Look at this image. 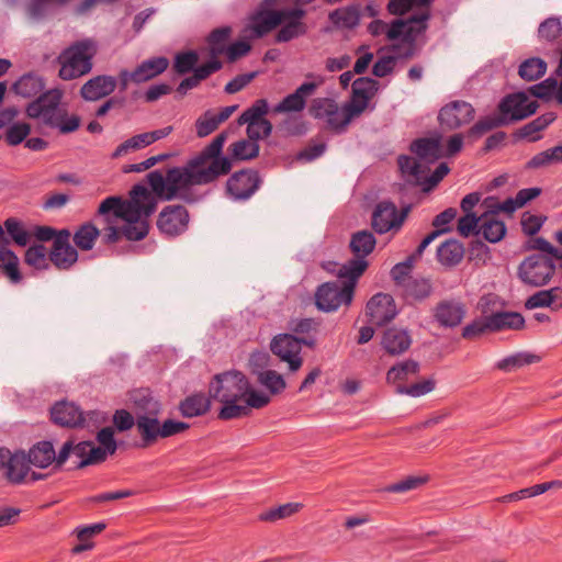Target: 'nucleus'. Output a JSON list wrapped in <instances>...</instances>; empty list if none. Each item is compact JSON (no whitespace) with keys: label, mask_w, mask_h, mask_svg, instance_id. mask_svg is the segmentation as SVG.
I'll return each instance as SVG.
<instances>
[{"label":"nucleus","mask_w":562,"mask_h":562,"mask_svg":"<svg viewBox=\"0 0 562 562\" xmlns=\"http://www.w3.org/2000/svg\"><path fill=\"white\" fill-rule=\"evenodd\" d=\"M109 451L92 441H81L76 445L75 456L81 459L78 467L83 468L89 464H95L105 460Z\"/></svg>","instance_id":"nucleus-29"},{"label":"nucleus","mask_w":562,"mask_h":562,"mask_svg":"<svg viewBox=\"0 0 562 562\" xmlns=\"http://www.w3.org/2000/svg\"><path fill=\"white\" fill-rule=\"evenodd\" d=\"M135 405L136 428L144 441V446L154 443L160 435L161 424L158 416L161 406L147 391H135L131 395Z\"/></svg>","instance_id":"nucleus-6"},{"label":"nucleus","mask_w":562,"mask_h":562,"mask_svg":"<svg viewBox=\"0 0 562 562\" xmlns=\"http://www.w3.org/2000/svg\"><path fill=\"white\" fill-rule=\"evenodd\" d=\"M554 273V260L542 254L528 256L518 267V277L521 282L535 288L548 284Z\"/></svg>","instance_id":"nucleus-10"},{"label":"nucleus","mask_w":562,"mask_h":562,"mask_svg":"<svg viewBox=\"0 0 562 562\" xmlns=\"http://www.w3.org/2000/svg\"><path fill=\"white\" fill-rule=\"evenodd\" d=\"M492 331L505 329L518 330L524 327L525 319L521 314L516 312H498L488 315Z\"/></svg>","instance_id":"nucleus-32"},{"label":"nucleus","mask_w":562,"mask_h":562,"mask_svg":"<svg viewBox=\"0 0 562 562\" xmlns=\"http://www.w3.org/2000/svg\"><path fill=\"white\" fill-rule=\"evenodd\" d=\"M537 101L531 100L525 92L510 94L498 105L501 114L506 117V124L528 117L537 111Z\"/></svg>","instance_id":"nucleus-17"},{"label":"nucleus","mask_w":562,"mask_h":562,"mask_svg":"<svg viewBox=\"0 0 562 562\" xmlns=\"http://www.w3.org/2000/svg\"><path fill=\"white\" fill-rule=\"evenodd\" d=\"M381 345L389 355L398 356L408 350L412 337L407 329L390 327L384 331Z\"/></svg>","instance_id":"nucleus-27"},{"label":"nucleus","mask_w":562,"mask_h":562,"mask_svg":"<svg viewBox=\"0 0 562 562\" xmlns=\"http://www.w3.org/2000/svg\"><path fill=\"white\" fill-rule=\"evenodd\" d=\"M210 397L222 403L218 418L229 420L247 416L251 408H262L270 396L252 389L247 376L236 370L216 374L209 386Z\"/></svg>","instance_id":"nucleus-2"},{"label":"nucleus","mask_w":562,"mask_h":562,"mask_svg":"<svg viewBox=\"0 0 562 562\" xmlns=\"http://www.w3.org/2000/svg\"><path fill=\"white\" fill-rule=\"evenodd\" d=\"M435 389V381L431 379L424 380L417 383H414L409 386L398 385L396 387V393L406 394L413 397H419L431 392Z\"/></svg>","instance_id":"nucleus-55"},{"label":"nucleus","mask_w":562,"mask_h":562,"mask_svg":"<svg viewBox=\"0 0 562 562\" xmlns=\"http://www.w3.org/2000/svg\"><path fill=\"white\" fill-rule=\"evenodd\" d=\"M198 61L199 55L195 52L180 53L175 58L173 68L178 74L184 75L193 70Z\"/></svg>","instance_id":"nucleus-54"},{"label":"nucleus","mask_w":562,"mask_h":562,"mask_svg":"<svg viewBox=\"0 0 562 562\" xmlns=\"http://www.w3.org/2000/svg\"><path fill=\"white\" fill-rule=\"evenodd\" d=\"M258 381L267 387L271 394H278L285 389L283 376L274 370L258 371Z\"/></svg>","instance_id":"nucleus-47"},{"label":"nucleus","mask_w":562,"mask_h":562,"mask_svg":"<svg viewBox=\"0 0 562 562\" xmlns=\"http://www.w3.org/2000/svg\"><path fill=\"white\" fill-rule=\"evenodd\" d=\"M539 360L538 356L531 353H516L509 356L497 363V368L503 371H512L525 364L533 363Z\"/></svg>","instance_id":"nucleus-48"},{"label":"nucleus","mask_w":562,"mask_h":562,"mask_svg":"<svg viewBox=\"0 0 562 562\" xmlns=\"http://www.w3.org/2000/svg\"><path fill=\"white\" fill-rule=\"evenodd\" d=\"M419 371L418 362L414 360H406L393 366L386 373V381L389 383H397L406 381L409 376L417 374Z\"/></svg>","instance_id":"nucleus-41"},{"label":"nucleus","mask_w":562,"mask_h":562,"mask_svg":"<svg viewBox=\"0 0 562 562\" xmlns=\"http://www.w3.org/2000/svg\"><path fill=\"white\" fill-rule=\"evenodd\" d=\"M375 244L374 235L367 229L352 234L349 246L355 258L339 267V274L359 278L368 267L366 257L372 252Z\"/></svg>","instance_id":"nucleus-11"},{"label":"nucleus","mask_w":562,"mask_h":562,"mask_svg":"<svg viewBox=\"0 0 562 562\" xmlns=\"http://www.w3.org/2000/svg\"><path fill=\"white\" fill-rule=\"evenodd\" d=\"M4 228L7 236L9 235L16 245L24 247L30 243L31 234L19 220L14 217L5 220Z\"/></svg>","instance_id":"nucleus-45"},{"label":"nucleus","mask_w":562,"mask_h":562,"mask_svg":"<svg viewBox=\"0 0 562 562\" xmlns=\"http://www.w3.org/2000/svg\"><path fill=\"white\" fill-rule=\"evenodd\" d=\"M403 290L407 297L424 301L431 295L434 289L431 281L427 278H407Z\"/></svg>","instance_id":"nucleus-38"},{"label":"nucleus","mask_w":562,"mask_h":562,"mask_svg":"<svg viewBox=\"0 0 562 562\" xmlns=\"http://www.w3.org/2000/svg\"><path fill=\"white\" fill-rule=\"evenodd\" d=\"M487 331H492V327L490 326L488 316H485L467 325L462 330V337L465 339H473Z\"/></svg>","instance_id":"nucleus-57"},{"label":"nucleus","mask_w":562,"mask_h":562,"mask_svg":"<svg viewBox=\"0 0 562 562\" xmlns=\"http://www.w3.org/2000/svg\"><path fill=\"white\" fill-rule=\"evenodd\" d=\"M544 221H546V217H543L541 215H535L529 212H525L521 215V221H520L522 232L526 235L532 236L540 231Z\"/></svg>","instance_id":"nucleus-62"},{"label":"nucleus","mask_w":562,"mask_h":562,"mask_svg":"<svg viewBox=\"0 0 562 562\" xmlns=\"http://www.w3.org/2000/svg\"><path fill=\"white\" fill-rule=\"evenodd\" d=\"M259 179L252 170L235 172L227 181V191L235 199H248L258 189Z\"/></svg>","instance_id":"nucleus-23"},{"label":"nucleus","mask_w":562,"mask_h":562,"mask_svg":"<svg viewBox=\"0 0 562 562\" xmlns=\"http://www.w3.org/2000/svg\"><path fill=\"white\" fill-rule=\"evenodd\" d=\"M474 108L465 101H452L441 108L438 119L448 130H457L474 119Z\"/></svg>","instance_id":"nucleus-20"},{"label":"nucleus","mask_w":562,"mask_h":562,"mask_svg":"<svg viewBox=\"0 0 562 562\" xmlns=\"http://www.w3.org/2000/svg\"><path fill=\"white\" fill-rule=\"evenodd\" d=\"M321 82H304L293 93L285 97L274 106V113L300 112L304 109L306 99L311 97Z\"/></svg>","instance_id":"nucleus-24"},{"label":"nucleus","mask_w":562,"mask_h":562,"mask_svg":"<svg viewBox=\"0 0 562 562\" xmlns=\"http://www.w3.org/2000/svg\"><path fill=\"white\" fill-rule=\"evenodd\" d=\"M147 178L151 188L149 192L155 198L158 196L166 201L180 199L189 203L199 200V196L192 189L199 184L187 165L168 169L166 176L159 171H153Z\"/></svg>","instance_id":"nucleus-3"},{"label":"nucleus","mask_w":562,"mask_h":562,"mask_svg":"<svg viewBox=\"0 0 562 562\" xmlns=\"http://www.w3.org/2000/svg\"><path fill=\"white\" fill-rule=\"evenodd\" d=\"M94 54L93 42L86 40L75 43L58 57L59 77L63 80H72L88 74L92 69Z\"/></svg>","instance_id":"nucleus-7"},{"label":"nucleus","mask_w":562,"mask_h":562,"mask_svg":"<svg viewBox=\"0 0 562 562\" xmlns=\"http://www.w3.org/2000/svg\"><path fill=\"white\" fill-rule=\"evenodd\" d=\"M301 508L302 504L300 503H288L261 514L260 518L261 520L276 521L278 519L290 517Z\"/></svg>","instance_id":"nucleus-51"},{"label":"nucleus","mask_w":562,"mask_h":562,"mask_svg":"<svg viewBox=\"0 0 562 562\" xmlns=\"http://www.w3.org/2000/svg\"><path fill=\"white\" fill-rule=\"evenodd\" d=\"M232 29L228 26L214 30L209 36L210 54L216 58L226 49V43L231 36Z\"/></svg>","instance_id":"nucleus-46"},{"label":"nucleus","mask_w":562,"mask_h":562,"mask_svg":"<svg viewBox=\"0 0 562 562\" xmlns=\"http://www.w3.org/2000/svg\"><path fill=\"white\" fill-rule=\"evenodd\" d=\"M157 198L149 190L140 184H136L130 191L128 199L121 196H109L101 202L98 212L105 215L110 212L116 218L122 220V225L114 226L108 220V226L104 228L103 239L108 244L116 243L124 236L128 240H142L148 234L149 216L155 212Z\"/></svg>","instance_id":"nucleus-1"},{"label":"nucleus","mask_w":562,"mask_h":562,"mask_svg":"<svg viewBox=\"0 0 562 562\" xmlns=\"http://www.w3.org/2000/svg\"><path fill=\"white\" fill-rule=\"evenodd\" d=\"M63 90L54 88L41 93L34 101L26 106V114L31 119H40L47 126L59 124L60 114L64 112L59 108Z\"/></svg>","instance_id":"nucleus-12"},{"label":"nucleus","mask_w":562,"mask_h":562,"mask_svg":"<svg viewBox=\"0 0 562 562\" xmlns=\"http://www.w3.org/2000/svg\"><path fill=\"white\" fill-rule=\"evenodd\" d=\"M99 236L100 231L93 224L86 223L76 231L74 243L81 250H90Z\"/></svg>","instance_id":"nucleus-40"},{"label":"nucleus","mask_w":562,"mask_h":562,"mask_svg":"<svg viewBox=\"0 0 562 562\" xmlns=\"http://www.w3.org/2000/svg\"><path fill=\"white\" fill-rule=\"evenodd\" d=\"M464 256V247L457 239L442 243L437 249L438 261L446 267H453L461 262Z\"/></svg>","instance_id":"nucleus-30"},{"label":"nucleus","mask_w":562,"mask_h":562,"mask_svg":"<svg viewBox=\"0 0 562 562\" xmlns=\"http://www.w3.org/2000/svg\"><path fill=\"white\" fill-rule=\"evenodd\" d=\"M338 280L326 282L318 286L315 293V303L318 310L324 312L336 311L341 305H348L352 301L353 290L358 278L340 276Z\"/></svg>","instance_id":"nucleus-8"},{"label":"nucleus","mask_w":562,"mask_h":562,"mask_svg":"<svg viewBox=\"0 0 562 562\" xmlns=\"http://www.w3.org/2000/svg\"><path fill=\"white\" fill-rule=\"evenodd\" d=\"M555 116L552 113L543 114L532 122L526 124L521 130L520 133L525 137H530V140H537L539 139V136H533V134L539 133L540 131L544 130L550 123L554 121Z\"/></svg>","instance_id":"nucleus-50"},{"label":"nucleus","mask_w":562,"mask_h":562,"mask_svg":"<svg viewBox=\"0 0 562 562\" xmlns=\"http://www.w3.org/2000/svg\"><path fill=\"white\" fill-rule=\"evenodd\" d=\"M547 71V64L543 59L538 57H532L526 59L519 66V76L527 80L532 81L541 78Z\"/></svg>","instance_id":"nucleus-42"},{"label":"nucleus","mask_w":562,"mask_h":562,"mask_svg":"<svg viewBox=\"0 0 562 562\" xmlns=\"http://www.w3.org/2000/svg\"><path fill=\"white\" fill-rule=\"evenodd\" d=\"M282 0H265L266 8L252 14L249 30L255 37H262L282 23Z\"/></svg>","instance_id":"nucleus-14"},{"label":"nucleus","mask_w":562,"mask_h":562,"mask_svg":"<svg viewBox=\"0 0 562 562\" xmlns=\"http://www.w3.org/2000/svg\"><path fill=\"white\" fill-rule=\"evenodd\" d=\"M189 213L182 205H168L160 212L157 226L162 234L168 236L180 235L187 231Z\"/></svg>","instance_id":"nucleus-19"},{"label":"nucleus","mask_w":562,"mask_h":562,"mask_svg":"<svg viewBox=\"0 0 562 562\" xmlns=\"http://www.w3.org/2000/svg\"><path fill=\"white\" fill-rule=\"evenodd\" d=\"M379 89V82L369 77L358 78L352 83V93L370 100Z\"/></svg>","instance_id":"nucleus-49"},{"label":"nucleus","mask_w":562,"mask_h":562,"mask_svg":"<svg viewBox=\"0 0 562 562\" xmlns=\"http://www.w3.org/2000/svg\"><path fill=\"white\" fill-rule=\"evenodd\" d=\"M428 19V10L423 9L407 20H395L390 27L383 21H372L368 30L374 36L385 33L391 41L402 36L406 42H414L426 30Z\"/></svg>","instance_id":"nucleus-9"},{"label":"nucleus","mask_w":562,"mask_h":562,"mask_svg":"<svg viewBox=\"0 0 562 562\" xmlns=\"http://www.w3.org/2000/svg\"><path fill=\"white\" fill-rule=\"evenodd\" d=\"M31 132V126L27 123H15L11 125L5 135L9 145L15 146L22 143Z\"/></svg>","instance_id":"nucleus-59"},{"label":"nucleus","mask_w":562,"mask_h":562,"mask_svg":"<svg viewBox=\"0 0 562 562\" xmlns=\"http://www.w3.org/2000/svg\"><path fill=\"white\" fill-rule=\"evenodd\" d=\"M0 268L11 282L18 283L21 281L22 276L19 270V258L7 247H0Z\"/></svg>","instance_id":"nucleus-39"},{"label":"nucleus","mask_w":562,"mask_h":562,"mask_svg":"<svg viewBox=\"0 0 562 562\" xmlns=\"http://www.w3.org/2000/svg\"><path fill=\"white\" fill-rule=\"evenodd\" d=\"M413 265L414 261L407 258L404 262H400L393 267L391 270V276L397 285L403 288L404 283L407 282V278H411L409 273Z\"/></svg>","instance_id":"nucleus-64"},{"label":"nucleus","mask_w":562,"mask_h":562,"mask_svg":"<svg viewBox=\"0 0 562 562\" xmlns=\"http://www.w3.org/2000/svg\"><path fill=\"white\" fill-rule=\"evenodd\" d=\"M427 476H408L398 483L386 486L384 491L390 493H405L419 487L427 482Z\"/></svg>","instance_id":"nucleus-58"},{"label":"nucleus","mask_w":562,"mask_h":562,"mask_svg":"<svg viewBox=\"0 0 562 562\" xmlns=\"http://www.w3.org/2000/svg\"><path fill=\"white\" fill-rule=\"evenodd\" d=\"M229 150L235 159L247 160L258 156L259 145L250 138L240 139L233 143L229 146Z\"/></svg>","instance_id":"nucleus-44"},{"label":"nucleus","mask_w":562,"mask_h":562,"mask_svg":"<svg viewBox=\"0 0 562 562\" xmlns=\"http://www.w3.org/2000/svg\"><path fill=\"white\" fill-rule=\"evenodd\" d=\"M315 342V338L299 339L293 335L283 334L272 339L270 348L273 355L288 362L290 371L295 372L303 363V359L300 357L302 344L307 347H314Z\"/></svg>","instance_id":"nucleus-13"},{"label":"nucleus","mask_w":562,"mask_h":562,"mask_svg":"<svg viewBox=\"0 0 562 562\" xmlns=\"http://www.w3.org/2000/svg\"><path fill=\"white\" fill-rule=\"evenodd\" d=\"M225 140L226 133L218 134L199 155L186 164L199 186L211 183L231 171V160L221 156Z\"/></svg>","instance_id":"nucleus-4"},{"label":"nucleus","mask_w":562,"mask_h":562,"mask_svg":"<svg viewBox=\"0 0 562 562\" xmlns=\"http://www.w3.org/2000/svg\"><path fill=\"white\" fill-rule=\"evenodd\" d=\"M168 66L169 60L166 57H154L144 60L133 71L123 69L119 74L121 89L125 90L131 82L142 83L148 81L162 74Z\"/></svg>","instance_id":"nucleus-15"},{"label":"nucleus","mask_w":562,"mask_h":562,"mask_svg":"<svg viewBox=\"0 0 562 562\" xmlns=\"http://www.w3.org/2000/svg\"><path fill=\"white\" fill-rule=\"evenodd\" d=\"M411 148L417 158L401 156L398 157V166L402 173L408 176L412 181L422 182L429 171L428 164L436 161L443 155L441 138H420L415 140Z\"/></svg>","instance_id":"nucleus-5"},{"label":"nucleus","mask_w":562,"mask_h":562,"mask_svg":"<svg viewBox=\"0 0 562 562\" xmlns=\"http://www.w3.org/2000/svg\"><path fill=\"white\" fill-rule=\"evenodd\" d=\"M432 315L439 326L454 328L458 327L467 316V306L461 300L445 299L435 305Z\"/></svg>","instance_id":"nucleus-18"},{"label":"nucleus","mask_w":562,"mask_h":562,"mask_svg":"<svg viewBox=\"0 0 562 562\" xmlns=\"http://www.w3.org/2000/svg\"><path fill=\"white\" fill-rule=\"evenodd\" d=\"M507 232L505 223L495 216L481 215V224L477 234H481L490 243L501 241Z\"/></svg>","instance_id":"nucleus-31"},{"label":"nucleus","mask_w":562,"mask_h":562,"mask_svg":"<svg viewBox=\"0 0 562 562\" xmlns=\"http://www.w3.org/2000/svg\"><path fill=\"white\" fill-rule=\"evenodd\" d=\"M319 323L313 318L293 319L291 322V329L297 335H307L306 338H314L312 335L316 334Z\"/></svg>","instance_id":"nucleus-61"},{"label":"nucleus","mask_w":562,"mask_h":562,"mask_svg":"<svg viewBox=\"0 0 562 562\" xmlns=\"http://www.w3.org/2000/svg\"><path fill=\"white\" fill-rule=\"evenodd\" d=\"M561 30L560 21L555 18H550L540 24L538 32L540 37L552 41L560 35Z\"/></svg>","instance_id":"nucleus-63"},{"label":"nucleus","mask_w":562,"mask_h":562,"mask_svg":"<svg viewBox=\"0 0 562 562\" xmlns=\"http://www.w3.org/2000/svg\"><path fill=\"white\" fill-rule=\"evenodd\" d=\"M44 87L45 83L40 76L27 74L22 76L12 88L16 94L23 98H33L40 94Z\"/></svg>","instance_id":"nucleus-36"},{"label":"nucleus","mask_w":562,"mask_h":562,"mask_svg":"<svg viewBox=\"0 0 562 562\" xmlns=\"http://www.w3.org/2000/svg\"><path fill=\"white\" fill-rule=\"evenodd\" d=\"M337 103L330 98H316L310 106V114L315 119H324L335 110Z\"/></svg>","instance_id":"nucleus-56"},{"label":"nucleus","mask_w":562,"mask_h":562,"mask_svg":"<svg viewBox=\"0 0 562 562\" xmlns=\"http://www.w3.org/2000/svg\"><path fill=\"white\" fill-rule=\"evenodd\" d=\"M525 306L529 310L550 307L553 311H559L562 308V289L554 286L538 291L527 299Z\"/></svg>","instance_id":"nucleus-28"},{"label":"nucleus","mask_w":562,"mask_h":562,"mask_svg":"<svg viewBox=\"0 0 562 562\" xmlns=\"http://www.w3.org/2000/svg\"><path fill=\"white\" fill-rule=\"evenodd\" d=\"M220 125L215 112L209 110L202 114L195 122L196 134L199 137H205L213 133Z\"/></svg>","instance_id":"nucleus-52"},{"label":"nucleus","mask_w":562,"mask_h":562,"mask_svg":"<svg viewBox=\"0 0 562 562\" xmlns=\"http://www.w3.org/2000/svg\"><path fill=\"white\" fill-rule=\"evenodd\" d=\"M268 113V102L266 99H258L248 108L238 119L240 125L247 124V134L255 133V122L266 120L265 115Z\"/></svg>","instance_id":"nucleus-34"},{"label":"nucleus","mask_w":562,"mask_h":562,"mask_svg":"<svg viewBox=\"0 0 562 562\" xmlns=\"http://www.w3.org/2000/svg\"><path fill=\"white\" fill-rule=\"evenodd\" d=\"M25 262L36 269L46 267V248L43 245L30 247L25 252Z\"/></svg>","instance_id":"nucleus-60"},{"label":"nucleus","mask_w":562,"mask_h":562,"mask_svg":"<svg viewBox=\"0 0 562 562\" xmlns=\"http://www.w3.org/2000/svg\"><path fill=\"white\" fill-rule=\"evenodd\" d=\"M27 457L32 465L44 469L54 462L55 450L50 442L42 441L29 451Z\"/></svg>","instance_id":"nucleus-37"},{"label":"nucleus","mask_w":562,"mask_h":562,"mask_svg":"<svg viewBox=\"0 0 562 562\" xmlns=\"http://www.w3.org/2000/svg\"><path fill=\"white\" fill-rule=\"evenodd\" d=\"M211 401L204 394H193L180 403V412L184 417L192 418L209 412Z\"/></svg>","instance_id":"nucleus-35"},{"label":"nucleus","mask_w":562,"mask_h":562,"mask_svg":"<svg viewBox=\"0 0 562 562\" xmlns=\"http://www.w3.org/2000/svg\"><path fill=\"white\" fill-rule=\"evenodd\" d=\"M29 457L24 452H10V459L7 463V476L11 482L21 483L29 474Z\"/></svg>","instance_id":"nucleus-33"},{"label":"nucleus","mask_w":562,"mask_h":562,"mask_svg":"<svg viewBox=\"0 0 562 562\" xmlns=\"http://www.w3.org/2000/svg\"><path fill=\"white\" fill-rule=\"evenodd\" d=\"M367 315L370 322L376 326L391 322L397 315L393 297L385 293L375 294L367 304Z\"/></svg>","instance_id":"nucleus-22"},{"label":"nucleus","mask_w":562,"mask_h":562,"mask_svg":"<svg viewBox=\"0 0 562 562\" xmlns=\"http://www.w3.org/2000/svg\"><path fill=\"white\" fill-rule=\"evenodd\" d=\"M69 239L68 229L59 231L49 254V260L60 270L69 269L78 260V252L70 245Z\"/></svg>","instance_id":"nucleus-21"},{"label":"nucleus","mask_w":562,"mask_h":562,"mask_svg":"<svg viewBox=\"0 0 562 562\" xmlns=\"http://www.w3.org/2000/svg\"><path fill=\"white\" fill-rule=\"evenodd\" d=\"M116 88V79L112 76H97L88 80L80 90L87 101H97L110 95Z\"/></svg>","instance_id":"nucleus-25"},{"label":"nucleus","mask_w":562,"mask_h":562,"mask_svg":"<svg viewBox=\"0 0 562 562\" xmlns=\"http://www.w3.org/2000/svg\"><path fill=\"white\" fill-rule=\"evenodd\" d=\"M408 210H403L398 213L394 203L382 201L376 204L372 213L371 224L373 229L379 234H384L391 231H398L407 215Z\"/></svg>","instance_id":"nucleus-16"},{"label":"nucleus","mask_w":562,"mask_h":562,"mask_svg":"<svg viewBox=\"0 0 562 562\" xmlns=\"http://www.w3.org/2000/svg\"><path fill=\"white\" fill-rule=\"evenodd\" d=\"M480 224L481 215L464 213V215L458 220L457 229L462 237H469L472 234H477Z\"/></svg>","instance_id":"nucleus-53"},{"label":"nucleus","mask_w":562,"mask_h":562,"mask_svg":"<svg viewBox=\"0 0 562 562\" xmlns=\"http://www.w3.org/2000/svg\"><path fill=\"white\" fill-rule=\"evenodd\" d=\"M506 125V117L501 112L495 115L485 116L479 120L468 132L470 137H481L483 134L492 131L493 128Z\"/></svg>","instance_id":"nucleus-43"},{"label":"nucleus","mask_w":562,"mask_h":562,"mask_svg":"<svg viewBox=\"0 0 562 562\" xmlns=\"http://www.w3.org/2000/svg\"><path fill=\"white\" fill-rule=\"evenodd\" d=\"M52 419L63 427H77L85 423L82 411L74 403H56L50 411Z\"/></svg>","instance_id":"nucleus-26"}]
</instances>
